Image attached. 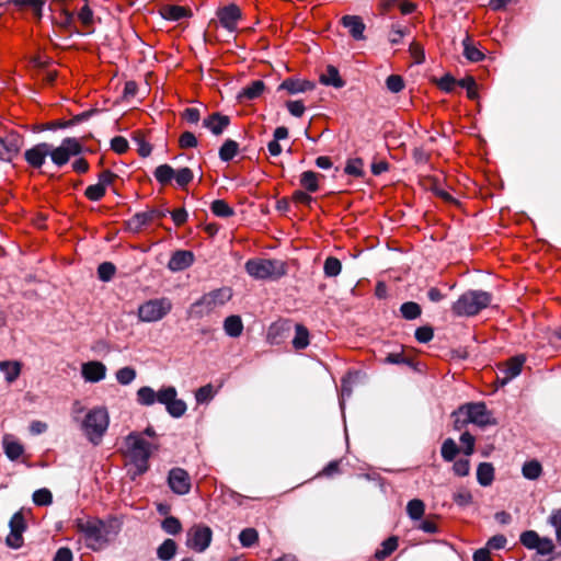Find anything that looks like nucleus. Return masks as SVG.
<instances>
[{
	"label": "nucleus",
	"mask_w": 561,
	"mask_h": 561,
	"mask_svg": "<svg viewBox=\"0 0 561 561\" xmlns=\"http://www.w3.org/2000/svg\"><path fill=\"white\" fill-rule=\"evenodd\" d=\"M176 553V543L172 539H165L157 549V556L161 561L171 560Z\"/></svg>",
	"instance_id": "nucleus-36"
},
{
	"label": "nucleus",
	"mask_w": 561,
	"mask_h": 561,
	"mask_svg": "<svg viewBox=\"0 0 561 561\" xmlns=\"http://www.w3.org/2000/svg\"><path fill=\"white\" fill-rule=\"evenodd\" d=\"M319 174L313 171H305L300 175V185L310 193L319 190L318 184Z\"/></svg>",
	"instance_id": "nucleus-37"
},
{
	"label": "nucleus",
	"mask_w": 561,
	"mask_h": 561,
	"mask_svg": "<svg viewBox=\"0 0 561 561\" xmlns=\"http://www.w3.org/2000/svg\"><path fill=\"white\" fill-rule=\"evenodd\" d=\"M525 360L526 357L524 355H517L506 363L505 368L502 370L504 375L502 378L503 385L507 383L520 374Z\"/></svg>",
	"instance_id": "nucleus-21"
},
{
	"label": "nucleus",
	"mask_w": 561,
	"mask_h": 561,
	"mask_svg": "<svg viewBox=\"0 0 561 561\" xmlns=\"http://www.w3.org/2000/svg\"><path fill=\"white\" fill-rule=\"evenodd\" d=\"M127 455L134 465L135 474H142L148 470L150 445L139 434L130 433L126 437Z\"/></svg>",
	"instance_id": "nucleus-5"
},
{
	"label": "nucleus",
	"mask_w": 561,
	"mask_h": 561,
	"mask_svg": "<svg viewBox=\"0 0 561 561\" xmlns=\"http://www.w3.org/2000/svg\"><path fill=\"white\" fill-rule=\"evenodd\" d=\"M194 262V254L191 251L178 250L169 260L168 267L172 272L183 271Z\"/></svg>",
	"instance_id": "nucleus-18"
},
{
	"label": "nucleus",
	"mask_w": 561,
	"mask_h": 561,
	"mask_svg": "<svg viewBox=\"0 0 561 561\" xmlns=\"http://www.w3.org/2000/svg\"><path fill=\"white\" fill-rule=\"evenodd\" d=\"M539 541L540 542L538 543L537 548L535 549L538 554L547 556L554 551V543H553L552 539H550L548 537H540Z\"/></svg>",
	"instance_id": "nucleus-61"
},
{
	"label": "nucleus",
	"mask_w": 561,
	"mask_h": 561,
	"mask_svg": "<svg viewBox=\"0 0 561 561\" xmlns=\"http://www.w3.org/2000/svg\"><path fill=\"white\" fill-rule=\"evenodd\" d=\"M291 323L288 320H280L271 324L267 331V340L271 344H280L290 332Z\"/></svg>",
	"instance_id": "nucleus-17"
},
{
	"label": "nucleus",
	"mask_w": 561,
	"mask_h": 561,
	"mask_svg": "<svg viewBox=\"0 0 561 561\" xmlns=\"http://www.w3.org/2000/svg\"><path fill=\"white\" fill-rule=\"evenodd\" d=\"M214 397V391L211 385H206L201 387L196 393L195 399L198 403H204L209 401Z\"/></svg>",
	"instance_id": "nucleus-64"
},
{
	"label": "nucleus",
	"mask_w": 561,
	"mask_h": 561,
	"mask_svg": "<svg viewBox=\"0 0 561 561\" xmlns=\"http://www.w3.org/2000/svg\"><path fill=\"white\" fill-rule=\"evenodd\" d=\"M265 84L262 80L252 81L244 87L238 94L240 101H251L259 98L264 91Z\"/></svg>",
	"instance_id": "nucleus-24"
},
{
	"label": "nucleus",
	"mask_w": 561,
	"mask_h": 561,
	"mask_svg": "<svg viewBox=\"0 0 561 561\" xmlns=\"http://www.w3.org/2000/svg\"><path fill=\"white\" fill-rule=\"evenodd\" d=\"M210 209L214 215L222 218H228L234 214L233 209L224 199L214 201Z\"/></svg>",
	"instance_id": "nucleus-46"
},
{
	"label": "nucleus",
	"mask_w": 561,
	"mask_h": 561,
	"mask_svg": "<svg viewBox=\"0 0 561 561\" xmlns=\"http://www.w3.org/2000/svg\"><path fill=\"white\" fill-rule=\"evenodd\" d=\"M460 442L463 445V454L469 457L474 453L476 438L469 433L463 432L460 435Z\"/></svg>",
	"instance_id": "nucleus-60"
},
{
	"label": "nucleus",
	"mask_w": 561,
	"mask_h": 561,
	"mask_svg": "<svg viewBox=\"0 0 561 561\" xmlns=\"http://www.w3.org/2000/svg\"><path fill=\"white\" fill-rule=\"evenodd\" d=\"M161 15L168 21H180L190 15V11L180 5H167L161 10Z\"/></svg>",
	"instance_id": "nucleus-32"
},
{
	"label": "nucleus",
	"mask_w": 561,
	"mask_h": 561,
	"mask_svg": "<svg viewBox=\"0 0 561 561\" xmlns=\"http://www.w3.org/2000/svg\"><path fill=\"white\" fill-rule=\"evenodd\" d=\"M539 538L540 536L538 535L537 531L526 530L520 534L519 541L525 548L529 550H535L538 543L540 542Z\"/></svg>",
	"instance_id": "nucleus-44"
},
{
	"label": "nucleus",
	"mask_w": 561,
	"mask_h": 561,
	"mask_svg": "<svg viewBox=\"0 0 561 561\" xmlns=\"http://www.w3.org/2000/svg\"><path fill=\"white\" fill-rule=\"evenodd\" d=\"M453 471L458 477H466L470 472V461L468 458H460L454 462Z\"/></svg>",
	"instance_id": "nucleus-59"
},
{
	"label": "nucleus",
	"mask_w": 561,
	"mask_h": 561,
	"mask_svg": "<svg viewBox=\"0 0 561 561\" xmlns=\"http://www.w3.org/2000/svg\"><path fill=\"white\" fill-rule=\"evenodd\" d=\"M215 309L214 304H203V297L195 301L188 310V316L192 318L201 319L204 316L208 314Z\"/></svg>",
	"instance_id": "nucleus-40"
},
{
	"label": "nucleus",
	"mask_w": 561,
	"mask_h": 561,
	"mask_svg": "<svg viewBox=\"0 0 561 561\" xmlns=\"http://www.w3.org/2000/svg\"><path fill=\"white\" fill-rule=\"evenodd\" d=\"M108 425L110 416L106 408L95 407L85 414L81 430L87 439L94 446H98L102 442Z\"/></svg>",
	"instance_id": "nucleus-1"
},
{
	"label": "nucleus",
	"mask_w": 561,
	"mask_h": 561,
	"mask_svg": "<svg viewBox=\"0 0 561 561\" xmlns=\"http://www.w3.org/2000/svg\"><path fill=\"white\" fill-rule=\"evenodd\" d=\"M116 272V267L111 262H103L98 267V277L102 282H110Z\"/></svg>",
	"instance_id": "nucleus-51"
},
{
	"label": "nucleus",
	"mask_w": 561,
	"mask_h": 561,
	"mask_svg": "<svg viewBox=\"0 0 561 561\" xmlns=\"http://www.w3.org/2000/svg\"><path fill=\"white\" fill-rule=\"evenodd\" d=\"M342 271V264L339 259L329 256L324 261L323 272L327 277H335Z\"/></svg>",
	"instance_id": "nucleus-45"
},
{
	"label": "nucleus",
	"mask_w": 561,
	"mask_h": 561,
	"mask_svg": "<svg viewBox=\"0 0 561 561\" xmlns=\"http://www.w3.org/2000/svg\"><path fill=\"white\" fill-rule=\"evenodd\" d=\"M213 538V531L205 525H193L186 533V546L196 552L205 551Z\"/></svg>",
	"instance_id": "nucleus-9"
},
{
	"label": "nucleus",
	"mask_w": 561,
	"mask_h": 561,
	"mask_svg": "<svg viewBox=\"0 0 561 561\" xmlns=\"http://www.w3.org/2000/svg\"><path fill=\"white\" fill-rule=\"evenodd\" d=\"M506 543L507 539L504 535H495L486 541L485 547L489 550H501L505 548Z\"/></svg>",
	"instance_id": "nucleus-63"
},
{
	"label": "nucleus",
	"mask_w": 561,
	"mask_h": 561,
	"mask_svg": "<svg viewBox=\"0 0 561 561\" xmlns=\"http://www.w3.org/2000/svg\"><path fill=\"white\" fill-rule=\"evenodd\" d=\"M153 175L161 185H167L173 180L175 170L169 164H160L156 168Z\"/></svg>",
	"instance_id": "nucleus-34"
},
{
	"label": "nucleus",
	"mask_w": 561,
	"mask_h": 561,
	"mask_svg": "<svg viewBox=\"0 0 561 561\" xmlns=\"http://www.w3.org/2000/svg\"><path fill=\"white\" fill-rule=\"evenodd\" d=\"M106 366L98 360H91L82 364L81 374L88 382H99L106 376Z\"/></svg>",
	"instance_id": "nucleus-16"
},
{
	"label": "nucleus",
	"mask_w": 561,
	"mask_h": 561,
	"mask_svg": "<svg viewBox=\"0 0 561 561\" xmlns=\"http://www.w3.org/2000/svg\"><path fill=\"white\" fill-rule=\"evenodd\" d=\"M492 300L490 293L484 290H468L454 302L451 310L457 317H472L486 308Z\"/></svg>",
	"instance_id": "nucleus-2"
},
{
	"label": "nucleus",
	"mask_w": 561,
	"mask_h": 561,
	"mask_svg": "<svg viewBox=\"0 0 561 561\" xmlns=\"http://www.w3.org/2000/svg\"><path fill=\"white\" fill-rule=\"evenodd\" d=\"M77 529L83 534L85 546L93 550H101L107 542L108 526L99 518L77 519Z\"/></svg>",
	"instance_id": "nucleus-3"
},
{
	"label": "nucleus",
	"mask_w": 561,
	"mask_h": 561,
	"mask_svg": "<svg viewBox=\"0 0 561 561\" xmlns=\"http://www.w3.org/2000/svg\"><path fill=\"white\" fill-rule=\"evenodd\" d=\"M194 178L193 171L190 168H181L175 171L174 180L180 187L186 186Z\"/></svg>",
	"instance_id": "nucleus-56"
},
{
	"label": "nucleus",
	"mask_w": 561,
	"mask_h": 561,
	"mask_svg": "<svg viewBox=\"0 0 561 561\" xmlns=\"http://www.w3.org/2000/svg\"><path fill=\"white\" fill-rule=\"evenodd\" d=\"M342 24L348 30L354 39L359 41L364 38L365 24L357 15H344Z\"/></svg>",
	"instance_id": "nucleus-22"
},
{
	"label": "nucleus",
	"mask_w": 561,
	"mask_h": 561,
	"mask_svg": "<svg viewBox=\"0 0 561 561\" xmlns=\"http://www.w3.org/2000/svg\"><path fill=\"white\" fill-rule=\"evenodd\" d=\"M172 301L167 298L149 299L138 307V318L141 322H158L172 310Z\"/></svg>",
	"instance_id": "nucleus-6"
},
{
	"label": "nucleus",
	"mask_w": 561,
	"mask_h": 561,
	"mask_svg": "<svg viewBox=\"0 0 561 561\" xmlns=\"http://www.w3.org/2000/svg\"><path fill=\"white\" fill-rule=\"evenodd\" d=\"M363 160L360 158L350 159L346 162L344 172L348 175L360 178L363 176Z\"/></svg>",
	"instance_id": "nucleus-49"
},
{
	"label": "nucleus",
	"mask_w": 561,
	"mask_h": 561,
	"mask_svg": "<svg viewBox=\"0 0 561 561\" xmlns=\"http://www.w3.org/2000/svg\"><path fill=\"white\" fill-rule=\"evenodd\" d=\"M33 502L39 506L50 505L53 502V494L48 489H39L33 493Z\"/></svg>",
	"instance_id": "nucleus-55"
},
{
	"label": "nucleus",
	"mask_w": 561,
	"mask_h": 561,
	"mask_svg": "<svg viewBox=\"0 0 561 561\" xmlns=\"http://www.w3.org/2000/svg\"><path fill=\"white\" fill-rule=\"evenodd\" d=\"M463 45V55L471 62H478L484 59V54L474 45H472L471 39L467 36L462 41Z\"/></svg>",
	"instance_id": "nucleus-33"
},
{
	"label": "nucleus",
	"mask_w": 561,
	"mask_h": 561,
	"mask_svg": "<svg viewBox=\"0 0 561 561\" xmlns=\"http://www.w3.org/2000/svg\"><path fill=\"white\" fill-rule=\"evenodd\" d=\"M522 473L528 480H536L541 476L542 467L539 461L530 460L524 463Z\"/></svg>",
	"instance_id": "nucleus-41"
},
{
	"label": "nucleus",
	"mask_w": 561,
	"mask_h": 561,
	"mask_svg": "<svg viewBox=\"0 0 561 561\" xmlns=\"http://www.w3.org/2000/svg\"><path fill=\"white\" fill-rule=\"evenodd\" d=\"M49 152V144L41 142L27 149L24 152V158L31 167L41 168L45 163Z\"/></svg>",
	"instance_id": "nucleus-15"
},
{
	"label": "nucleus",
	"mask_w": 561,
	"mask_h": 561,
	"mask_svg": "<svg viewBox=\"0 0 561 561\" xmlns=\"http://www.w3.org/2000/svg\"><path fill=\"white\" fill-rule=\"evenodd\" d=\"M156 210L137 213L128 221L127 227L133 232H138L147 226L152 219Z\"/></svg>",
	"instance_id": "nucleus-25"
},
{
	"label": "nucleus",
	"mask_w": 561,
	"mask_h": 561,
	"mask_svg": "<svg viewBox=\"0 0 561 561\" xmlns=\"http://www.w3.org/2000/svg\"><path fill=\"white\" fill-rule=\"evenodd\" d=\"M494 480V467L490 462H481L477 468V481L482 486H489Z\"/></svg>",
	"instance_id": "nucleus-28"
},
{
	"label": "nucleus",
	"mask_w": 561,
	"mask_h": 561,
	"mask_svg": "<svg viewBox=\"0 0 561 561\" xmlns=\"http://www.w3.org/2000/svg\"><path fill=\"white\" fill-rule=\"evenodd\" d=\"M356 375L348 374L346 377L342 379L341 383V401L340 405L341 409H344V400L345 398H350L352 396L353 389H352V379L355 378Z\"/></svg>",
	"instance_id": "nucleus-54"
},
{
	"label": "nucleus",
	"mask_w": 561,
	"mask_h": 561,
	"mask_svg": "<svg viewBox=\"0 0 561 561\" xmlns=\"http://www.w3.org/2000/svg\"><path fill=\"white\" fill-rule=\"evenodd\" d=\"M398 547V539L397 537H389L382 542V549L376 551V558L377 559H383L388 556H390Z\"/></svg>",
	"instance_id": "nucleus-52"
},
{
	"label": "nucleus",
	"mask_w": 561,
	"mask_h": 561,
	"mask_svg": "<svg viewBox=\"0 0 561 561\" xmlns=\"http://www.w3.org/2000/svg\"><path fill=\"white\" fill-rule=\"evenodd\" d=\"M247 273L255 279L276 280L286 274L285 262L276 259H251L245 265Z\"/></svg>",
	"instance_id": "nucleus-4"
},
{
	"label": "nucleus",
	"mask_w": 561,
	"mask_h": 561,
	"mask_svg": "<svg viewBox=\"0 0 561 561\" xmlns=\"http://www.w3.org/2000/svg\"><path fill=\"white\" fill-rule=\"evenodd\" d=\"M320 82L336 89L343 88L345 84L344 80L340 77L339 70L333 66H328L325 73L320 76Z\"/></svg>",
	"instance_id": "nucleus-29"
},
{
	"label": "nucleus",
	"mask_w": 561,
	"mask_h": 561,
	"mask_svg": "<svg viewBox=\"0 0 561 561\" xmlns=\"http://www.w3.org/2000/svg\"><path fill=\"white\" fill-rule=\"evenodd\" d=\"M22 365L16 360L0 362V370L4 374V378L9 383L15 381L21 374Z\"/></svg>",
	"instance_id": "nucleus-27"
},
{
	"label": "nucleus",
	"mask_w": 561,
	"mask_h": 561,
	"mask_svg": "<svg viewBox=\"0 0 561 561\" xmlns=\"http://www.w3.org/2000/svg\"><path fill=\"white\" fill-rule=\"evenodd\" d=\"M105 191L106 190L102 185L96 183V184H93V185H89L85 188L84 195L90 201L98 202V201H100L105 195Z\"/></svg>",
	"instance_id": "nucleus-57"
},
{
	"label": "nucleus",
	"mask_w": 561,
	"mask_h": 561,
	"mask_svg": "<svg viewBox=\"0 0 561 561\" xmlns=\"http://www.w3.org/2000/svg\"><path fill=\"white\" fill-rule=\"evenodd\" d=\"M425 512V505L423 501L419 499H413L409 501L407 505V513L409 517L413 520H420Z\"/></svg>",
	"instance_id": "nucleus-42"
},
{
	"label": "nucleus",
	"mask_w": 561,
	"mask_h": 561,
	"mask_svg": "<svg viewBox=\"0 0 561 561\" xmlns=\"http://www.w3.org/2000/svg\"><path fill=\"white\" fill-rule=\"evenodd\" d=\"M176 389L172 386L160 389L159 403L165 407L167 412L172 417H181L186 412V403L176 398Z\"/></svg>",
	"instance_id": "nucleus-10"
},
{
	"label": "nucleus",
	"mask_w": 561,
	"mask_h": 561,
	"mask_svg": "<svg viewBox=\"0 0 561 561\" xmlns=\"http://www.w3.org/2000/svg\"><path fill=\"white\" fill-rule=\"evenodd\" d=\"M136 378V370L133 367L126 366L116 371V380L123 386L131 383Z\"/></svg>",
	"instance_id": "nucleus-48"
},
{
	"label": "nucleus",
	"mask_w": 561,
	"mask_h": 561,
	"mask_svg": "<svg viewBox=\"0 0 561 561\" xmlns=\"http://www.w3.org/2000/svg\"><path fill=\"white\" fill-rule=\"evenodd\" d=\"M434 336L433 329L428 325L420 327L415 330V339L420 343H427Z\"/></svg>",
	"instance_id": "nucleus-62"
},
{
	"label": "nucleus",
	"mask_w": 561,
	"mask_h": 561,
	"mask_svg": "<svg viewBox=\"0 0 561 561\" xmlns=\"http://www.w3.org/2000/svg\"><path fill=\"white\" fill-rule=\"evenodd\" d=\"M460 449L453 438L445 439L440 448L442 458L447 462L454 461Z\"/></svg>",
	"instance_id": "nucleus-39"
},
{
	"label": "nucleus",
	"mask_w": 561,
	"mask_h": 561,
	"mask_svg": "<svg viewBox=\"0 0 561 561\" xmlns=\"http://www.w3.org/2000/svg\"><path fill=\"white\" fill-rule=\"evenodd\" d=\"M548 524L554 528L556 539L561 545V508L552 510L548 517Z\"/></svg>",
	"instance_id": "nucleus-50"
},
{
	"label": "nucleus",
	"mask_w": 561,
	"mask_h": 561,
	"mask_svg": "<svg viewBox=\"0 0 561 561\" xmlns=\"http://www.w3.org/2000/svg\"><path fill=\"white\" fill-rule=\"evenodd\" d=\"M239 144L232 139H227L219 149V158L224 162H228L238 153Z\"/></svg>",
	"instance_id": "nucleus-38"
},
{
	"label": "nucleus",
	"mask_w": 561,
	"mask_h": 561,
	"mask_svg": "<svg viewBox=\"0 0 561 561\" xmlns=\"http://www.w3.org/2000/svg\"><path fill=\"white\" fill-rule=\"evenodd\" d=\"M229 124V116L221 115L220 113H213L203 121V127L210 130L215 136L221 135Z\"/></svg>",
	"instance_id": "nucleus-19"
},
{
	"label": "nucleus",
	"mask_w": 561,
	"mask_h": 561,
	"mask_svg": "<svg viewBox=\"0 0 561 561\" xmlns=\"http://www.w3.org/2000/svg\"><path fill=\"white\" fill-rule=\"evenodd\" d=\"M161 528L169 535H178L182 530V524L179 518L174 516L165 517L161 523Z\"/></svg>",
	"instance_id": "nucleus-47"
},
{
	"label": "nucleus",
	"mask_w": 561,
	"mask_h": 561,
	"mask_svg": "<svg viewBox=\"0 0 561 561\" xmlns=\"http://www.w3.org/2000/svg\"><path fill=\"white\" fill-rule=\"evenodd\" d=\"M217 15L222 27L234 32L238 21L241 19V10L236 4H229L219 9Z\"/></svg>",
	"instance_id": "nucleus-14"
},
{
	"label": "nucleus",
	"mask_w": 561,
	"mask_h": 561,
	"mask_svg": "<svg viewBox=\"0 0 561 561\" xmlns=\"http://www.w3.org/2000/svg\"><path fill=\"white\" fill-rule=\"evenodd\" d=\"M291 343L296 350H304L309 345V332L306 327L302 324L295 325V336Z\"/></svg>",
	"instance_id": "nucleus-35"
},
{
	"label": "nucleus",
	"mask_w": 561,
	"mask_h": 561,
	"mask_svg": "<svg viewBox=\"0 0 561 561\" xmlns=\"http://www.w3.org/2000/svg\"><path fill=\"white\" fill-rule=\"evenodd\" d=\"M22 138L16 133H10L0 138V159L10 162L20 151Z\"/></svg>",
	"instance_id": "nucleus-13"
},
{
	"label": "nucleus",
	"mask_w": 561,
	"mask_h": 561,
	"mask_svg": "<svg viewBox=\"0 0 561 561\" xmlns=\"http://www.w3.org/2000/svg\"><path fill=\"white\" fill-rule=\"evenodd\" d=\"M313 89V82L296 78H288L284 80L278 87V90H286L289 94L304 93Z\"/></svg>",
	"instance_id": "nucleus-20"
},
{
	"label": "nucleus",
	"mask_w": 561,
	"mask_h": 561,
	"mask_svg": "<svg viewBox=\"0 0 561 561\" xmlns=\"http://www.w3.org/2000/svg\"><path fill=\"white\" fill-rule=\"evenodd\" d=\"M257 538V531L254 528H245L239 535L240 543L245 548L252 547Z\"/></svg>",
	"instance_id": "nucleus-53"
},
{
	"label": "nucleus",
	"mask_w": 561,
	"mask_h": 561,
	"mask_svg": "<svg viewBox=\"0 0 561 561\" xmlns=\"http://www.w3.org/2000/svg\"><path fill=\"white\" fill-rule=\"evenodd\" d=\"M400 312L407 320H414L422 313V309L419 304L414 301H408L401 305Z\"/></svg>",
	"instance_id": "nucleus-43"
},
{
	"label": "nucleus",
	"mask_w": 561,
	"mask_h": 561,
	"mask_svg": "<svg viewBox=\"0 0 561 561\" xmlns=\"http://www.w3.org/2000/svg\"><path fill=\"white\" fill-rule=\"evenodd\" d=\"M231 298V290L229 288H220L213 290L203 296V304H214L215 308L227 302Z\"/></svg>",
	"instance_id": "nucleus-26"
},
{
	"label": "nucleus",
	"mask_w": 561,
	"mask_h": 561,
	"mask_svg": "<svg viewBox=\"0 0 561 561\" xmlns=\"http://www.w3.org/2000/svg\"><path fill=\"white\" fill-rule=\"evenodd\" d=\"M224 330L228 336L238 337L243 331V323L239 316H229L225 319Z\"/></svg>",
	"instance_id": "nucleus-31"
},
{
	"label": "nucleus",
	"mask_w": 561,
	"mask_h": 561,
	"mask_svg": "<svg viewBox=\"0 0 561 561\" xmlns=\"http://www.w3.org/2000/svg\"><path fill=\"white\" fill-rule=\"evenodd\" d=\"M9 527L10 534L5 539L7 545L13 549H19L23 545L22 534L26 529V524L22 513L16 512L13 514L10 519Z\"/></svg>",
	"instance_id": "nucleus-11"
},
{
	"label": "nucleus",
	"mask_w": 561,
	"mask_h": 561,
	"mask_svg": "<svg viewBox=\"0 0 561 561\" xmlns=\"http://www.w3.org/2000/svg\"><path fill=\"white\" fill-rule=\"evenodd\" d=\"M159 398H160V390L156 392L149 386H144V387L139 388L137 391V401L141 405L150 407V405L154 404L156 402H159Z\"/></svg>",
	"instance_id": "nucleus-30"
},
{
	"label": "nucleus",
	"mask_w": 561,
	"mask_h": 561,
	"mask_svg": "<svg viewBox=\"0 0 561 561\" xmlns=\"http://www.w3.org/2000/svg\"><path fill=\"white\" fill-rule=\"evenodd\" d=\"M458 416H463L462 424H476L479 427L494 425L495 420L492 419L484 402H473L461 405L457 410Z\"/></svg>",
	"instance_id": "nucleus-7"
},
{
	"label": "nucleus",
	"mask_w": 561,
	"mask_h": 561,
	"mask_svg": "<svg viewBox=\"0 0 561 561\" xmlns=\"http://www.w3.org/2000/svg\"><path fill=\"white\" fill-rule=\"evenodd\" d=\"M387 89L392 93H399L404 88V81L401 76L391 75L386 80Z\"/></svg>",
	"instance_id": "nucleus-58"
},
{
	"label": "nucleus",
	"mask_w": 561,
	"mask_h": 561,
	"mask_svg": "<svg viewBox=\"0 0 561 561\" xmlns=\"http://www.w3.org/2000/svg\"><path fill=\"white\" fill-rule=\"evenodd\" d=\"M49 153L51 162L58 167L61 168L62 165L67 164L71 157L78 156L82 151V146L76 138H65L60 146L54 147L49 144Z\"/></svg>",
	"instance_id": "nucleus-8"
},
{
	"label": "nucleus",
	"mask_w": 561,
	"mask_h": 561,
	"mask_svg": "<svg viewBox=\"0 0 561 561\" xmlns=\"http://www.w3.org/2000/svg\"><path fill=\"white\" fill-rule=\"evenodd\" d=\"M168 484L179 495H185L191 491V478L182 468H173L169 471Z\"/></svg>",
	"instance_id": "nucleus-12"
},
{
	"label": "nucleus",
	"mask_w": 561,
	"mask_h": 561,
	"mask_svg": "<svg viewBox=\"0 0 561 561\" xmlns=\"http://www.w3.org/2000/svg\"><path fill=\"white\" fill-rule=\"evenodd\" d=\"M4 453L10 460H16L24 451L23 446L10 434H5L2 439Z\"/></svg>",
	"instance_id": "nucleus-23"
}]
</instances>
